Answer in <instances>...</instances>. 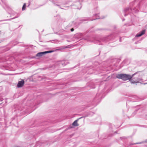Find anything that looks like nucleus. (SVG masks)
Listing matches in <instances>:
<instances>
[{"label":"nucleus","instance_id":"nucleus-1","mask_svg":"<svg viewBox=\"0 0 147 147\" xmlns=\"http://www.w3.org/2000/svg\"><path fill=\"white\" fill-rule=\"evenodd\" d=\"M137 74L138 76H139L140 74H139L138 73H135L133 74L132 75L129 74H119L116 75V78L121 79L124 81H126L129 80L135 76V75Z\"/></svg>","mask_w":147,"mask_h":147},{"label":"nucleus","instance_id":"nucleus-2","mask_svg":"<svg viewBox=\"0 0 147 147\" xmlns=\"http://www.w3.org/2000/svg\"><path fill=\"white\" fill-rule=\"evenodd\" d=\"M140 75L138 76L137 74L135 75L136 76L135 77H134L130 80V82L132 84H135L140 82H142L143 79L142 78V74L140 72H137Z\"/></svg>","mask_w":147,"mask_h":147},{"label":"nucleus","instance_id":"nucleus-3","mask_svg":"<svg viewBox=\"0 0 147 147\" xmlns=\"http://www.w3.org/2000/svg\"><path fill=\"white\" fill-rule=\"evenodd\" d=\"M53 51H48L45 52H40L38 53L36 55V56L37 57H40L45 54L48 53H51Z\"/></svg>","mask_w":147,"mask_h":147},{"label":"nucleus","instance_id":"nucleus-4","mask_svg":"<svg viewBox=\"0 0 147 147\" xmlns=\"http://www.w3.org/2000/svg\"><path fill=\"white\" fill-rule=\"evenodd\" d=\"M83 36V34L82 33H79L77 34L75 36L78 39L81 40Z\"/></svg>","mask_w":147,"mask_h":147},{"label":"nucleus","instance_id":"nucleus-5","mask_svg":"<svg viewBox=\"0 0 147 147\" xmlns=\"http://www.w3.org/2000/svg\"><path fill=\"white\" fill-rule=\"evenodd\" d=\"M24 81L23 80L19 81L17 85V86L18 88L21 87L24 85Z\"/></svg>","mask_w":147,"mask_h":147},{"label":"nucleus","instance_id":"nucleus-6","mask_svg":"<svg viewBox=\"0 0 147 147\" xmlns=\"http://www.w3.org/2000/svg\"><path fill=\"white\" fill-rule=\"evenodd\" d=\"M66 62L65 61H58V64H59L60 66H65L66 64Z\"/></svg>","mask_w":147,"mask_h":147},{"label":"nucleus","instance_id":"nucleus-7","mask_svg":"<svg viewBox=\"0 0 147 147\" xmlns=\"http://www.w3.org/2000/svg\"><path fill=\"white\" fill-rule=\"evenodd\" d=\"M145 32V30H143L141 32H140L139 33L137 34L136 36V37H140L142 35L144 34Z\"/></svg>","mask_w":147,"mask_h":147},{"label":"nucleus","instance_id":"nucleus-8","mask_svg":"<svg viewBox=\"0 0 147 147\" xmlns=\"http://www.w3.org/2000/svg\"><path fill=\"white\" fill-rule=\"evenodd\" d=\"M0 3L4 7V5L6 6L7 3L5 0H0Z\"/></svg>","mask_w":147,"mask_h":147},{"label":"nucleus","instance_id":"nucleus-9","mask_svg":"<svg viewBox=\"0 0 147 147\" xmlns=\"http://www.w3.org/2000/svg\"><path fill=\"white\" fill-rule=\"evenodd\" d=\"M78 119L75 120L73 123L72 125L74 126H77L79 125L78 124L77 122Z\"/></svg>","mask_w":147,"mask_h":147},{"label":"nucleus","instance_id":"nucleus-10","mask_svg":"<svg viewBox=\"0 0 147 147\" xmlns=\"http://www.w3.org/2000/svg\"><path fill=\"white\" fill-rule=\"evenodd\" d=\"M108 37L103 38H102L101 39V40L102 41V42H106L107 41V39H108Z\"/></svg>","mask_w":147,"mask_h":147},{"label":"nucleus","instance_id":"nucleus-11","mask_svg":"<svg viewBox=\"0 0 147 147\" xmlns=\"http://www.w3.org/2000/svg\"><path fill=\"white\" fill-rule=\"evenodd\" d=\"M84 39L87 40L88 41L93 42V41L91 40L89 36H88L87 38H84Z\"/></svg>","mask_w":147,"mask_h":147},{"label":"nucleus","instance_id":"nucleus-12","mask_svg":"<svg viewBox=\"0 0 147 147\" xmlns=\"http://www.w3.org/2000/svg\"><path fill=\"white\" fill-rule=\"evenodd\" d=\"M26 7V3H24L22 7V11H24L25 10Z\"/></svg>","mask_w":147,"mask_h":147},{"label":"nucleus","instance_id":"nucleus-13","mask_svg":"<svg viewBox=\"0 0 147 147\" xmlns=\"http://www.w3.org/2000/svg\"><path fill=\"white\" fill-rule=\"evenodd\" d=\"M19 16V15H18L17 16H15V17H14V18H12L10 19H7V20H5V21H6V20H11V19H14L16 18H18Z\"/></svg>","mask_w":147,"mask_h":147},{"label":"nucleus","instance_id":"nucleus-14","mask_svg":"<svg viewBox=\"0 0 147 147\" xmlns=\"http://www.w3.org/2000/svg\"><path fill=\"white\" fill-rule=\"evenodd\" d=\"M129 8H126L124 10V12H125V13H126L127 12L128 10H129Z\"/></svg>","mask_w":147,"mask_h":147},{"label":"nucleus","instance_id":"nucleus-15","mask_svg":"<svg viewBox=\"0 0 147 147\" xmlns=\"http://www.w3.org/2000/svg\"><path fill=\"white\" fill-rule=\"evenodd\" d=\"M75 24V23L74 22H72L69 24V26H73Z\"/></svg>","mask_w":147,"mask_h":147},{"label":"nucleus","instance_id":"nucleus-16","mask_svg":"<svg viewBox=\"0 0 147 147\" xmlns=\"http://www.w3.org/2000/svg\"><path fill=\"white\" fill-rule=\"evenodd\" d=\"M99 18H98V16H97V17H96V18H94V19L93 20H90V21H92V20H96V19H99Z\"/></svg>","mask_w":147,"mask_h":147},{"label":"nucleus","instance_id":"nucleus-17","mask_svg":"<svg viewBox=\"0 0 147 147\" xmlns=\"http://www.w3.org/2000/svg\"><path fill=\"white\" fill-rule=\"evenodd\" d=\"M87 20V19L86 18H84V19H83L82 20V21L83 22H84L85 21H86Z\"/></svg>","mask_w":147,"mask_h":147},{"label":"nucleus","instance_id":"nucleus-18","mask_svg":"<svg viewBox=\"0 0 147 147\" xmlns=\"http://www.w3.org/2000/svg\"><path fill=\"white\" fill-rule=\"evenodd\" d=\"M71 32H72V31H74V29L73 28L71 29Z\"/></svg>","mask_w":147,"mask_h":147},{"label":"nucleus","instance_id":"nucleus-19","mask_svg":"<svg viewBox=\"0 0 147 147\" xmlns=\"http://www.w3.org/2000/svg\"><path fill=\"white\" fill-rule=\"evenodd\" d=\"M98 42H102V41L101 40V39H100V40H99V41H98Z\"/></svg>","mask_w":147,"mask_h":147},{"label":"nucleus","instance_id":"nucleus-20","mask_svg":"<svg viewBox=\"0 0 147 147\" xmlns=\"http://www.w3.org/2000/svg\"><path fill=\"white\" fill-rule=\"evenodd\" d=\"M121 38H120V39H119V41L120 42H121Z\"/></svg>","mask_w":147,"mask_h":147},{"label":"nucleus","instance_id":"nucleus-21","mask_svg":"<svg viewBox=\"0 0 147 147\" xmlns=\"http://www.w3.org/2000/svg\"><path fill=\"white\" fill-rule=\"evenodd\" d=\"M126 15H126V14H125V15H124L125 16H126Z\"/></svg>","mask_w":147,"mask_h":147},{"label":"nucleus","instance_id":"nucleus-22","mask_svg":"<svg viewBox=\"0 0 147 147\" xmlns=\"http://www.w3.org/2000/svg\"><path fill=\"white\" fill-rule=\"evenodd\" d=\"M30 5V4H29L28 5V6H29Z\"/></svg>","mask_w":147,"mask_h":147},{"label":"nucleus","instance_id":"nucleus-23","mask_svg":"<svg viewBox=\"0 0 147 147\" xmlns=\"http://www.w3.org/2000/svg\"><path fill=\"white\" fill-rule=\"evenodd\" d=\"M97 15V14H95V16H96Z\"/></svg>","mask_w":147,"mask_h":147},{"label":"nucleus","instance_id":"nucleus-24","mask_svg":"<svg viewBox=\"0 0 147 147\" xmlns=\"http://www.w3.org/2000/svg\"><path fill=\"white\" fill-rule=\"evenodd\" d=\"M140 143H139V144H140ZM138 144V143H137V144Z\"/></svg>","mask_w":147,"mask_h":147},{"label":"nucleus","instance_id":"nucleus-25","mask_svg":"<svg viewBox=\"0 0 147 147\" xmlns=\"http://www.w3.org/2000/svg\"><path fill=\"white\" fill-rule=\"evenodd\" d=\"M0 32H1V31H0Z\"/></svg>","mask_w":147,"mask_h":147}]
</instances>
